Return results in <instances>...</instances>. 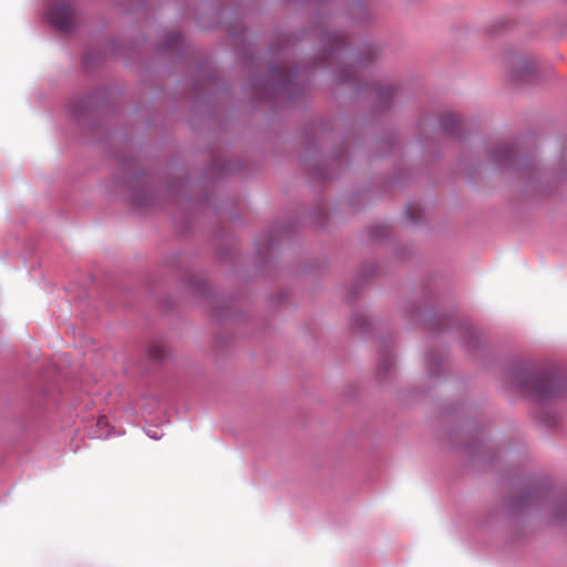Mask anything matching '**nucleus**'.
Masks as SVG:
<instances>
[{
	"mask_svg": "<svg viewBox=\"0 0 567 567\" xmlns=\"http://www.w3.org/2000/svg\"><path fill=\"white\" fill-rule=\"evenodd\" d=\"M517 388L526 394L537 398H547L553 392V379L547 373L523 371L516 377Z\"/></svg>",
	"mask_w": 567,
	"mask_h": 567,
	"instance_id": "obj_1",
	"label": "nucleus"
},
{
	"mask_svg": "<svg viewBox=\"0 0 567 567\" xmlns=\"http://www.w3.org/2000/svg\"><path fill=\"white\" fill-rule=\"evenodd\" d=\"M50 22L61 31H68L75 23V14L68 0L55 2L49 11Z\"/></svg>",
	"mask_w": 567,
	"mask_h": 567,
	"instance_id": "obj_2",
	"label": "nucleus"
},
{
	"mask_svg": "<svg viewBox=\"0 0 567 567\" xmlns=\"http://www.w3.org/2000/svg\"><path fill=\"white\" fill-rule=\"evenodd\" d=\"M150 355L153 359L159 360L164 357V347L161 344H152L148 349Z\"/></svg>",
	"mask_w": 567,
	"mask_h": 567,
	"instance_id": "obj_3",
	"label": "nucleus"
},
{
	"mask_svg": "<svg viewBox=\"0 0 567 567\" xmlns=\"http://www.w3.org/2000/svg\"><path fill=\"white\" fill-rule=\"evenodd\" d=\"M405 214L410 220L416 221L420 218L421 210L417 206L409 205L405 209Z\"/></svg>",
	"mask_w": 567,
	"mask_h": 567,
	"instance_id": "obj_4",
	"label": "nucleus"
},
{
	"mask_svg": "<svg viewBox=\"0 0 567 567\" xmlns=\"http://www.w3.org/2000/svg\"><path fill=\"white\" fill-rule=\"evenodd\" d=\"M442 121H443V126H444V128H445L446 131H449V130H450L449 125L451 124V126H452L453 124H455V123H456V116H455V115H453V114H451V113H449V114H445V115H444V117H443V120H442Z\"/></svg>",
	"mask_w": 567,
	"mask_h": 567,
	"instance_id": "obj_5",
	"label": "nucleus"
},
{
	"mask_svg": "<svg viewBox=\"0 0 567 567\" xmlns=\"http://www.w3.org/2000/svg\"><path fill=\"white\" fill-rule=\"evenodd\" d=\"M526 70H527L528 72H532V71H533V68H532L530 65H526Z\"/></svg>",
	"mask_w": 567,
	"mask_h": 567,
	"instance_id": "obj_6",
	"label": "nucleus"
},
{
	"mask_svg": "<svg viewBox=\"0 0 567 567\" xmlns=\"http://www.w3.org/2000/svg\"><path fill=\"white\" fill-rule=\"evenodd\" d=\"M104 421H105V419H104V417H101V419H100V421H99V423H102V422H104Z\"/></svg>",
	"mask_w": 567,
	"mask_h": 567,
	"instance_id": "obj_7",
	"label": "nucleus"
}]
</instances>
